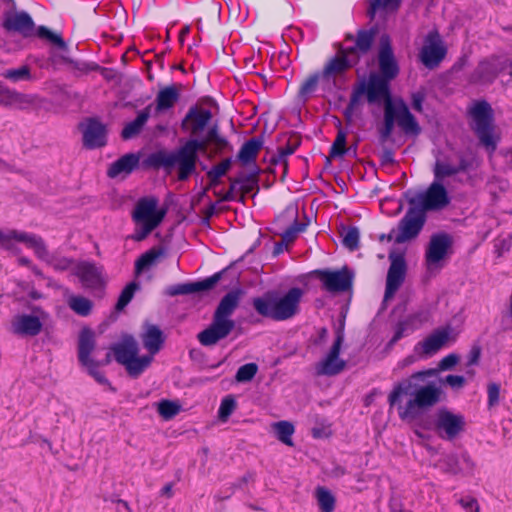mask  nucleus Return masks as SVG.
Segmentation results:
<instances>
[{
	"label": "nucleus",
	"mask_w": 512,
	"mask_h": 512,
	"mask_svg": "<svg viewBox=\"0 0 512 512\" xmlns=\"http://www.w3.org/2000/svg\"><path fill=\"white\" fill-rule=\"evenodd\" d=\"M458 361L457 355L449 354L440 360L438 368L416 372L396 383L388 395L390 409L396 410L404 422L418 419L442 397L441 385L437 382H427V379L436 377L439 371L451 369Z\"/></svg>",
	"instance_id": "nucleus-1"
},
{
	"label": "nucleus",
	"mask_w": 512,
	"mask_h": 512,
	"mask_svg": "<svg viewBox=\"0 0 512 512\" xmlns=\"http://www.w3.org/2000/svg\"><path fill=\"white\" fill-rule=\"evenodd\" d=\"M208 145H214L217 149H222L227 145V141L218 134L215 127L211 128L204 138L191 139L177 151L165 155L162 164L167 168L176 167L178 178L185 180L195 171L197 153L206 151Z\"/></svg>",
	"instance_id": "nucleus-2"
},
{
	"label": "nucleus",
	"mask_w": 512,
	"mask_h": 512,
	"mask_svg": "<svg viewBox=\"0 0 512 512\" xmlns=\"http://www.w3.org/2000/svg\"><path fill=\"white\" fill-rule=\"evenodd\" d=\"M305 291L292 287L281 293L269 292L253 299L256 312L265 318L275 321H285L293 318L300 311V304Z\"/></svg>",
	"instance_id": "nucleus-3"
},
{
	"label": "nucleus",
	"mask_w": 512,
	"mask_h": 512,
	"mask_svg": "<svg viewBox=\"0 0 512 512\" xmlns=\"http://www.w3.org/2000/svg\"><path fill=\"white\" fill-rule=\"evenodd\" d=\"M240 298L241 291L234 290L221 299L214 312L212 323L197 336L203 346L215 345L231 333L235 327V322L231 319V316L238 307Z\"/></svg>",
	"instance_id": "nucleus-4"
},
{
	"label": "nucleus",
	"mask_w": 512,
	"mask_h": 512,
	"mask_svg": "<svg viewBox=\"0 0 512 512\" xmlns=\"http://www.w3.org/2000/svg\"><path fill=\"white\" fill-rule=\"evenodd\" d=\"M18 244H23L32 249L40 259L48 262L56 270H66L71 267V261L67 258L49 257L40 237L16 230H0V248L17 253L19 251Z\"/></svg>",
	"instance_id": "nucleus-5"
},
{
	"label": "nucleus",
	"mask_w": 512,
	"mask_h": 512,
	"mask_svg": "<svg viewBox=\"0 0 512 512\" xmlns=\"http://www.w3.org/2000/svg\"><path fill=\"white\" fill-rule=\"evenodd\" d=\"M395 123L406 134L418 135L420 133V127L406 103L402 99H387L384 107V125L380 129L382 143L390 139Z\"/></svg>",
	"instance_id": "nucleus-6"
},
{
	"label": "nucleus",
	"mask_w": 512,
	"mask_h": 512,
	"mask_svg": "<svg viewBox=\"0 0 512 512\" xmlns=\"http://www.w3.org/2000/svg\"><path fill=\"white\" fill-rule=\"evenodd\" d=\"M164 215L165 211L158 208L155 198L140 199L132 215L136 229L131 238L135 241L145 239L162 222Z\"/></svg>",
	"instance_id": "nucleus-7"
},
{
	"label": "nucleus",
	"mask_w": 512,
	"mask_h": 512,
	"mask_svg": "<svg viewBox=\"0 0 512 512\" xmlns=\"http://www.w3.org/2000/svg\"><path fill=\"white\" fill-rule=\"evenodd\" d=\"M472 127L481 144L493 152L496 149L498 137L494 133L493 109L486 101H475L469 107Z\"/></svg>",
	"instance_id": "nucleus-8"
},
{
	"label": "nucleus",
	"mask_w": 512,
	"mask_h": 512,
	"mask_svg": "<svg viewBox=\"0 0 512 512\" xmlns=\"http://www.w3.org/2000/svg\"><path fill=\"white\" fill-rule=\"evenodd\" d=\"M112 350L116 361L133 377L140 375L152 362L151 356H138V344L133 337H125Z\"/></svg>",
	"instance_id": "nucleus-9"
},
{
	"label": "nucleus",
	"mask_w": 512,
	"mask_h": 512,
	"mask_svg": "<svg viewBox=\"0 0 512 512\" xmlns=\"http://www.w3.org/2000/svg\"><path fill=\"white\" fill-rule=\"evenodd\" d=\"M450 203V196L442 182L433 180L429 187L410 199V204L427 211H439Z\"/></svg>",
	"instance_id": "nucleus-10"
},
{
	"label": "nucleus",
	"mask_w": 512,
	"mask_h": 512,
	"mask_svg": "<svg viewBox=\"0 0 512 512\" xmlns=\"http://www.w3.org/2000/svg\"><path fill=\"white\" fill-rule=\"evenodd\" d=\"M388 80L381 78L377 74H372L369 78V82L366 88L367 99L370 103H378L384 101L386 105L387 99H392L389 96L388 91ZM365 89L363 87L353 92L350 100L349 107L346 110V114L349 115L350 111L357 105Z\"/></svg>",
	"instance_id": "nucleus-11"
},
{
	"label": "nucleus",
	"mask_w": 512,
	"mask_h": 512,
	"mask_svg": "<svg viewBox=\"0 0 512 512\" xmlns=\"http://www.w3.org/2000/svg\"><path fill=\"white\" fill-rule=\"evenodd\" d=\"M455 340L456 334L451 327H441L419 342L415 347V352L425 357L432 356L442 348L454 343Z\"/></svg>",
	"instance_id": "nucleus-12"
},
{
	"label": "nucleus",
	"mask_w": 512,
	"mask_h": 512,
	"mask_svg": "<svg viewBox=\"0 0 512 512\" xmlns=\"http://www.w3.org/2000/svg\"><path fill=\"white\" fill-rule=\"evenodd\" d=\"M346 50L347 48H341L337 55L325 65L321 73L324 90L332 89L335 86L336 79L356 63L355 58H352Z\"/></svg>",
	"instance_id": "nucleus-13"
},
{
	"label": "nucleus",
	"mask_w": 512,
	"mask_h": 512,
	"mask_svg": "<svg viewBox=\"0 0 512 512\" xmlns=\"http://www.w3.org/2000/svg\"><path fill=\"white\" fill-rule=\"evenodd\" d=\"M425 222V213L418 207L411 205L405 217L399 225V232L395 237L388 235V240L394 239L397 243H403L418 235Z\"/></svg>",
	"instance_id": "nucleus-14"
},
{
	"label": "nucleus",
	"mask_w": 512,
	"mask_h": 512,
	"mask_svg": "<svg viewBox=\"0 0 512 512\" xmlns=\"http://www.w3.org/2000/svg\"><path fill=\"white\" fill-rule=\"evenodd\" d=\"M509 69V80L512 79V61L503 57H494L489 60L482 61L475 70L472 79L476 83H490L495 77L504 70Z\"/></svg>",
	"instance_id": "nucleus-15"
},
{
	"label": "nucleus",
	"mask_w": 512,
	"mask_h": 512,
	"mask_svg": "<svg viewBox=\"0 0 512 512\" xmlns=\"http://www.w3.org/2000/svg\"><path fill=\"white\" fill-rule=\"evenodd\" d=\"M464 425V418L460 414H454L445 409L439 410L436 414L435 429L443 439H454L463 430Z\"/></svg>",
	"instance_id": "nucleus-16"
},
{
	"label": "nucleus",
	"mask_w": 512,
	"mask_h": 512,
	"mask_svg": "<svg viewBox=\"0 0 512 512\" xmlns=\"http://www.w3.org/2000/svg\"><path fill=\"white\" fill-rule=\"evenodd\" d=\"M45 313L34 311L31 314H17L11 320V332L20 336H36L40 333Z\"/></svg>",
	"instance_id": "nucleus-17"
},
{
	"label": "nucleus",
	"mask_w": 512,
	"mask_h": 512,
	"mask_svg": "<svg viewBox=\"0 0 512 512\" xmlns=\"http://www.w3.org/2000/svg\"><path fill=\"white\" fill-rule=\"evenodd\" d=\"M446 48L444 47L440 35L437 32H430L424 39L419 57L421 62L428 68H434L445 57Z\"/></svg>",
	"instance_id": "nucleus-18"
},
{
	"label": "nucleus",
	"mask_w": 512,
	"mask_h": 512,
	"mask_svg": "<svg viewBox=\"0 0 512 512\" xmlns=\"http://www.w3.org/2000/svg\"><path fill=\"white\" fill-rule=\"evenodd\" d=\"M451 244V238L447 234H437L431 237L425 255L430 271L442 267V261L447 257Z\"/></svg>",
	"instance_id": "nucleus-19"
},
{
	"label": "nucleus",
	"mask_w": 512,
	"mask_h": 512,
	"mask_svg": "<svg viewBox=\"0 0 512 512\" xmlns=\"http://www.w3.org/2000/svg\"><path fill=\"white\" fill-rule=\"evenodd\" d=\"M343 340V335L338 333L327 355L317 363V374L331 376L340 373L344 369L345 361L339 357Z\"/></svg>",
	"instance_id": "nucleus-20"
},
{
	"label": "nucleus",
	"mask_w": 512,
	"mask_h": 512,
	"mask_svg": "<svg viewBox=\"0 0 512 512\" xmlns=\"http://www.w3.org/2000/svg\"><path fill=\"white\" fill-rule=\"evenodd\" d=\"M315 274L329 292H342L351 287L353 275L344 267L338 271L317 270Z\"/></svg>",
	"instance_id": "nucleus-21"
},
{
	"label": "nucleus",
	"mask_w": 512,
	"mask_h": 512,
	"mask_svg": "<svg viewBox=\"0 0 512 512\" xmlns=\"http://www.w3.org/2000/svg\"><path fill=\"white\" fill-rule=\"evenodd\" d=\"M434 466L450 474L472 475L475 463L467 453L445 455Z\"/></svg>",
	"instance_id": "nucleus-22"
},
{
	"label": "nucleus",
	"mask_w": 512,
	"mask_h": 512,
	"mask_svg": "<svg viewBox=\"0 0 512 512\" xmlns=\"http://www.w3.org/2000/svg\"><path fill=\"white\" fill-rule=\"evenodd\" d=\"M75 274L79 277L82 284L90 289L102 288L106 283V277L103 269L91 262H80L75 267Z\"/></svg>",
	"instance_id": "nucleus-23"
},
{
	"label": "nucleus",
	"mask_w": 512,
	"mask_h": 512,
	"mask_svg": "<svg viewBox=\"0 0 512 512\" xmlns=\"http://www.w3.org/2000/svg\"><path fill=\"white\" fill-rule=\"evenodd\" d=\"M378 61L381 78L390 81L397 76L399 68L387 36L381 38Z\"/></svg>",
	"instance_id": "nucleus-24"
},
{
	"label": "nucleus",
	"mask_w": 512,
	"mask_h": 512,
	"mask_svg": "<svg viewBox=\"0 0 512 512\" xmlns=\"http://www.w3.org/2000/svg\"><path fill=\"white\" fill-rule=\"evenodd\" d=\"M391 265L387 274L384 302L393 298L405 276V261L402 256L390 254Z\"/></svg>",
	"instance_id": "nucleus-25"
},
{
	"label": "nucleus",
	"mask_w": 512,
	"mask_h": 512,
	"mask_svg": "<svg viewBox=\"0 0 512 512\" xmlns=\"http://www.w3.org/2000/svg\"><path fill=\"white\" fill-rule=\"evenodd\" d=\"M106 127L96 120H88L83 124V141L88 148H98L106 144Z\"/></svg>",
	"instance_id": "nucleus-26"
},
{
	"label": "nucleus",
	"mask_w": 512,
	"mask_h": 512,
	"mask_svg": "<svg viewBox=\"0 0 512 512\" xmlns=\"http://www.w3.org/2000/svg\"><path fill=\"white\" fill-rule=\"evenodd\" d=\"M4 27L7 30L20 33L24 37H29L34 33V22L25 12L7 14L4 20Z\"/></svg>",
	"instance_id": "nucleus-27"
},
{
	"label": "nucleus",
	"mask_w": 512,
	"mask_h": 512,
	"mask_svg": "<svg viewBox=\"0 0 512 512\" xmlns=\"http://www.w3.org/2000/svg\"><path fill=\"white\" fill-rule=\"evenodd\" d=\"M95 350V334L91 329L81 330L78 341V359L82 366H91L96 362L91 354Z\"/></svg>",
	"instance_id": "nucleus-28"
},
{
	"label": "nucleus",
	"mask_w": 512,
	"mask_h": 512,
	"mask_svg": "<svg viewBox=\"0 0 512 512\" xmlns=\"http://www.w3.org/2000/svg\"><path fill=\"white\" fill-rule=\"evenodd\" d=\"M139 161V155L128 153L113 162L110 165L107 174L110 178L125 177L138 166Z\"/></svg>",
	"instance_id": "nucleus-29"
},
{
	"label": "nucleus",
	"mask_w": 512,
	"mask_h": 512,
	"mask_svg": "<svg viewBox=\"0 0 512 512\" xmlns=\"http://www.w3.org/2000/svg\"><path fill=\"white\" fill-rule=\"evenodd\" d=\"M180 91V86L175 84L160 89L155 100L156 111L161 113L173 108L179 100Z\"/></svg>",
	"instance_id": "nucleus-30"
},
{
	"label": "nucleus",
	"mask_w": 512,
	"mask_h": 512,
	"mask_svg": "<svg viewBox=\"0 0 512 512\" xmlns=\"http://www.w3.org/2000/svg\"><path fill=\"white\" fill-rule=\"evenodd\" d=\"M373 39L374 33L372 31H360L355 46L348 44L349 41H352V37H348L341 48H347L346 52L357 61L359 53H366L370 49Z\"/></svg>",
	"instance_id": "nucleus-31"
},
{
	"label": "nucleus",
	"mask_w": 512,
	"mask_h": 512,
	"mask_svg": "<svg viewBox=\"0 0 512 512\" xmlns=\"http://www.w3.org/2000/svg\"><path fill=\"white\" fill-rule=\"evenodd\" d=\"M218 279L219 277L215 275L202 281L188 284H179L171 287L168 293L170 295H184L209 290L217 283Z\"/></svg>",
	"instance_id": "nucleus-32"
},
{
	"label": "nucleus",
	"mask_w": 512,
	"mask_h": 512,
	"mask_svg": "<svg viewBox=\"0 0 512 512\" xmlns=\"http://www.w3.org/2000/svg\"><path fill=\"white\" fill-rule=\"evenodd\" d=\"M211 118L212 114L209 110H191L186 117L191 134L198 136L203 132Z\"/></svg>",
	"instance_id": "nucleus-33"
},
{
	"label": "nucleus",
	"mask_w": 512,
	"mask_h": 512,
	"mask_svg": "<svg viewBox=\"0 0 512 512\" xmlns=\"http://www.w3.org/2000/svg\"><path fill=\"white\" fill-rule=\"evenodd\" d=\"M466 168L467 165L464 160H461L458 165H454L447 161L437 159L434 166V180L444 184L446 177L455 175Z\"/></svg>",
	"instance_id": "nucleus-34"
},
{
	"label": "nucleus",
	"mask_w": 512,
	"mask_h": 512,
	"mask_svg": "<svg viewBox=\"0 0 512 512\" xmlns=\"http://www.w3.org/2000/svg\"><path fill=\"white\" fill-rule=\"evenodd\" d=\"M144 347L148 350L149 355L153 356L160 350L163 343V336L161 330L154 325L147 326L143 336Z\"/></svg>",
	"instance_id": "nucleus-35"
},
{
	"label": "nucleus",
	"mask_w": 512,
	"mask_h": 512,
	"mask_svg": "<svg viewBox=\"0 0 512 512\" xmlns=\"http://www.w3.org/2000/svg\"><path fill=\"white\" fill-rule=\"evenodd\" d=\"M150 116L149 107L140 111L135 120L127 123L122 130L123 139H131L140 133Z\"/></svg>",
	"instance_id": "nucleus-36"
},
{
	"label": "nucleus",
	"mask_w": 512,
	"mask_h": 512,
	"mask_svg": "<svg viewBox=\"0 0 512 512\" xmlns=\"http://www.w3.org/2000/svg\"><path fill=\"white\" fill-rule=\"evenodd\" d=\"M262 141L252 138L245 142L241 147L238 158L243 164H248L254 161L261 149Z\"/></svg>",
	"instance_id": "nucleus-37"
},
{
	"label": "nucleus",
	"mask_w": 512,
	"mask_h": 512,
	"mask_svg": "<svg viewBox=\"0 0 512 512\" xmlns=\"http://www.w3.org/2000/svg\"><path fill=\"white\" fill-rule=\"evenodd\" d=\"M36 34L39 38L46 40L61 52L67 51V44L60 34L52 32L45 26L38 27Z\"/></svg>",
	"instance_id": "nucleus-38"
},
{
	"label": "nucleus",
	"mask_w": 512,
	"mask_h": 512,
	"mask_svg": "<svg viewBox=\"0 0 512 512\" xmlns=\"http://www.w3.org/2000/svg\"><path fill=\"white\" fill-rule=\"evenodd\" d=\"M315 496L321 512H333L336 499L334 495L325 487H318Z\"/></svg>",
	"instance_id": "nucleus-39"
},
{
	"label": "nucleus",
	"mask_w": 512,
	"mask_h": 512,
	"mask_svg": "<svg viewBox=\"0 0 512 512\" xmlns=\"http://www.w3.org/2000/svg\"><path fill=\"white\" fill-rule=\"evenodd\" d=\"M68 305L76 314L88 316L92 310L93 303L86 297L72 295L68 298Z\"/></svg>",
	"instance_id": "nucleus-40"
},
{
	"label": "nucleus",
	"mask_w": 512,
	"mask_h": 512,
	"mask_svg": "<svg viewBox=\"0 0 512 512\" xmlns=\"http://www.w3.org/2000/svg\"><path fill=\"white\" fill-rule=\"evenodd\" d=\"M182 406L179 401L161 400L157 403V411L164 420H170L180 413Z\"/></svg>",
	"instance_id": "nucleus-41"
},
{
	"label": "nucleus",
	"mask_w": 512,
	"mask_h": 512,
	"mask_svg": "<svg viewBox=\"0 0 512 512\" xmlns=\"http://www.w3.org/2000/svg\"><path fill=\"white\" fill-rule=\"evenodd\" d=\"M36 102H37L36 95L24 94V93H20V92L13 90L8 107L17 108V109H27L30 106L36 104Z\"/></svg>",
	"instance_id": "nucleus-42"
},
{
	"label": "nucleus",
	"mask_w": 512,
	"mask_h": 512,
	"mask_svg": "<svg viewBox=\"0 0 512 512\" xmlns=\"http://www.w3.org/2000/svg\"><path fill=\"white\" fill-rule=\"evenodd\" d=\"M277 438L288 446H292V435L294 433V426L288 421H279L272 425Z\"/></svg>",
	"instance_id": "nucleus-43"
},
{
	"label": "nucleus",
	"mask_w": 512,
	"mask_h": 512,
	"mask_svg": "<svg viewBox=\"0 0 512 512\" xmlns=\"http://www.w3.org/2000/svg\"><path fill=\"white\" fill-rule=\"evenodd\" d=\"M321 83L323 85V80L320 74H314L308 77L301 85L299 90V95L302 99L309 98L317 88V85Z\"/></svg>",
	"instance_id": "nucleus-44"
},
{
	"label": "nucleus",
	"mask_w": 512,
	"mask_h": 512,
	"mask_svg": "<svg viewBox=\"0 0 512 512\" xmlns=\"http://www.w3.org/2000/svg\"><path fill=\"white\" fill-rule=\"evenodd\" d=\"M402 0H372L370 4V13L374 15L378 11L394 12L396 11Z\"/></svg>",
	"instance_id": "nucleus-45"
},
{
	"label": "nucleus",
	"mask_w": 512,
	"mask_h": 512,
	"mask_svg": "<svg viewBox=\"0 0 512 512\" xmlns=\"http://www.w3.org/2000/svg\"><path fill=\"white\" fill-rule=\"evenodd\" d=\"M2 76L12 82L29 80L31 78L30 69L27 66H22L17 69H8L2 73Z\"/></svg>",
	"instance_id": "nucleus-46"
},
{
	"label": "nucleus",
	"mask_w": 512,
	"mask_h": 512,
	"mask_svg": "<svg viewBox=\"0 0 512 512\" xmlns=\"http://www.w3.org/2000/svg\"><path fill=\"white\" fill-rule=\"evenodd\" d=\"M258 371V366L255 363H248L241 366L236 373L237 382H248L254 378Z\"/></svg>",
	"instance_id": "nucleus-47"
},
{
	"label": "nucleus",
	"mask_w": 512,
	"mask_h": 512,
	"mask_svg": "<svg viewBox=\"0 0 512 512\" xmlns=\"http://www.w3.org/2000/svg\"><path fill=\"white\" fill-rule=\"evenodd\" d=\"M231 167V160L225 159L219 164L215 165L208 172V177L213 183H216L221 177H223Z\"/></svg>",
	"instance_id": "nucleus-48"
},
{
	"label": "nucleus",
	"mask_w": 512,
	"mask_h": 512,
	"mask_svg": "<svg viewBox=\"0 0 512 512\" xmlns=\"http://www.w3.org/2000/svg\"><path fill=\"white\" fill-rule=\"evenodd\" d=\"M236 408V401L232 396H226L222 399L218 416L222 421H226L227 418L233 413Z\"/></svg>",
	"instance_id": "nucleus-49"
},
{
	"label": "nucleus",
	"mask_w": 512,
	"mask_h": 512,
	"mask_svg": "<svg viewBox=\"0 0 512 512\" xmlns=\"http://www.w3.org/2000/svg\"><path fill=\"white\" fill-rule=\"evenodd\" d=\"M138 285L134 282L128 284L123 291L121 292L118 302L116 304L117 310H122L127 304L131 301L134 296L135 291L137 290Z\"/></svg>",
	"instance_id": "nucleus-50"
},
{
	"label": "nucleus",
	"mask_w": 512,
	"mask_h": 512,
	"mask_svg": "<svg viewBox=\"0 0 512 512\" xmlns=\"http://www.w3.org/2000/svg\"><path fill=\"white\" fill-rule=\"evenodd\" d=\"M159 257V253L155 250H150L144 253L137 261H136V271L140 273L141 271L149 268L153 265L156 259Z\"/></svg>",
	"instance_id": "nucleus-51"
},
{
	"label": "nucleus",
	"mask_w": 512,
	"mask_h": 512,
	"mask_svg": "<svg viewBox=\"0 0 512 512\" xmlns=\"http://www.w3.org/2000/svg\"><path fill=\"white\" fill-rule=\"evenodd\" d=\"M359 231L357 228H349L343 233V244L349 250H355L358 247Z\"/></svg>",
	"instance_id": "nucleus-52"
},
{
	"label": "nucleus",
	"mask_w": 512,
	"mask_h": 512,
	"mask_svg": "<svg viewBox=\"0 0 512 512\" xmlns=\"http://www.w3.org/2000/svg\"><path fill=\"white\" fill-rule=\"evenodd\" d=\"M306 228V224H303V223H294L292 226H290L282 235V240L283 242H285L286 244H290L292 243L297 235L304 231Z\"/></svg>",
	"instance_id": "nucleus-53"
},
{
	"label": "nucleus",
	"mask_w": 512,
	"mask_h": 512,
	"mask_svg": "<svg viewBox=\"0 0 512 512\" xmlns=\"http://www.w3.org/2000/svg\"><path fill=\"white\" fill-rule=\"evenodd\" d=\"M415 329L412 327L408 321H404L398 324L395 334L390 340V345H394L397 341H399L403 336L409 334Z\"/></svg>",
	"instance_id": "nucleus-54"
},
{
	"label": "nucleus",
	"mask_w": 512,
	"mask_h": 512,
	"mask_svg": "<svg viewBox=\"0 0 512 512\" xmlns=\"http://www.w3.org/2000/svg\"><path fill=\"white\" fill-rule=\"evenodd\" d=\"M488 406L494 407L500 400V385L497 383H489L487 386Z\"/></svg>",
	"instance_id": "nucleus-55"
},
{
	"label": "nucleus",
	"mask_w": 512,
	"mask_h": 512,
	"mask_svg": "<svg viewBox=\"0 0 512 512\" xmlns=\"http://www.w3.org/2000/svg\"><path fill=\"white\" fill-rule=\"evenodd\" d=\"M462 508L467 512H480L477 500L473 497L466 496L459 500Z\"/></svg>",
	"instance_id": "nucleus-56"
},
{
	"label": "nucleus",
	"mask_w": 512,
	"mask_h": 512,
	"mask_svg": "<svg viewBox=\"0 0 512 512\" xmlns=\"http://www.w3.org/2000/svg\"><path fill=\"white\" fill-rule=\"evenodd\" d=\"M465 382V378L461 375H448L444 380V383L453 389H461L465 385Z\"/></svg>",
	"instance_id": "nucleus-57"
},
{
	"label": "nucleus",
	"mask_w": 512,
	"mask_h": 512,
	"mask_svg": "<svg viewBox=\"0 0 512 512\" xmlns=\"http://www.w3.org/2000/svg\"><path fill=\"white\" fill-rule=\"evenodd\" d=\"M100 363L94 362L91 366H85V368L88 370L89 374L95 378V380L99 383H106L107 379L105 376L98 370Z\"/></svg>",
	"instance_id": "nucleus-58"
},
{
	"label": "nucleus",
	"mask_w": 512,
	"mask_h": 512,
	"mask_svg": "<svg viewBox=\"0 0 512 512\" xmlns=\"http://www.w3.org/2000/svg\"><path fill=\"white\" fill-rule=\"evenodd\" d=\"M425 99V94L422 91H417L412 94V107L415 111H422V104Z\"/></svg>",
	"instance_id": "nucleus-59"
},
{
	"label": "nucleus",
	"mask_w": 512,
	"mask_h": 512,
	"mask_svg": "<svg viewBox=\"0 0 512 512\" xmlns=\"http://www.w3.org/2000/svg\"><path fill=\"white\" fill-rule=\"evenodd\" d=\"M481 349L478 346H473L468 355V366L476 365L480 359Z\"/></svg>",
	"instance_id": "nucleus-60"
},
{
	"label": "nucleus",
	"mask_w": 512,
	"mask_h": 512,
	"mask_svg": "<svg viewBox=\"0 0 512 512\" xmlns=\"http://www.w3.org/2000/svg\"><path fill=\"white\" fill-rule=\"evenodd\" d=\"M12 91L13 90L9 89L8 87H6L0 83V104L1 105H4V106L9 105Z\"/></svg>",
	"instance_id": "nucleus-61"
},
{
	"label": "nucleus",
	"mask_w": 512,
	"mask_h": 512,
	"mask_svg": "<svg viewBox=\"0 0 512 512\" xmlns=\"http://www.w3.org/2000/svg\"><path fill=\"white\" fill-rule=\"evenodd\" d=\"M345 143V136L343 134H338L333 144L334 153L343 154L345 151Z\"/></svg>",
	"instance_id": "nucleus-62"
},
{
	"label": "nucleus",
	"mask_w": 512,
	"mask_h": 512,
	"mask_svg": "<svg viewBox=\"0 0 512 512\" xmlns=\"http://www.w3.org/2000/svg\"><path fill=\"white\" fill-rule=\"evenodd\" d=\"M296 150V147L295 146H287V147H282L279 149V155L281 158H285L291 154H293Z\"/></svg>",
	"instance_id": "nucleus-63"
},
{
	"label": "nucleus",
	"mask_w": 512,
	"mask_h": 512,
	"mask_svg": "<svg viewBox=\"0 0 512 512\" xmlns=\"http://www.w3.org/2000/svg\"><path fill=\"white\" fill-rule=\"evenodd\" d=\"M161 495L162 496H165L167 498H170L173 496V485L171 483H168L166 484L162 489H161Z\"/></svg>",
	"instance_id": "nucleus-64"
}]
</instances>
